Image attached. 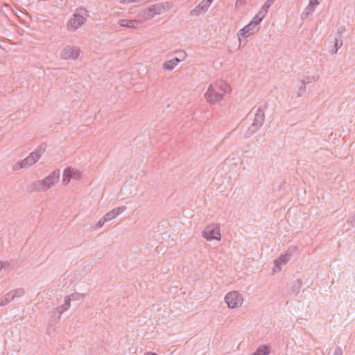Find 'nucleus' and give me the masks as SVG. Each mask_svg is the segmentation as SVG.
<instances>
[{
  "label": "nucleus",
  "instance_id": "1",
  "mask_svg": "<svg viewBox=\"0 0 355 355\" xmlns=\"http://www.w3.org/2000/svg\"><path fill=\"white\" fill-rule=\"evenodd\" d=\"M232 91L230 85L223 80H217L211 83L204 94L207 103L211 105L220 103L224 98L225 94Z\"/></svg>",
  "mask_w": 355,
  "mask_h": 355
},
{
  "label": "nucleus",
  "instance_id": "2",
  "mask_svg": "<svg viewBox=\"0 0 355 355\" xmlns=\"http://www.w3.org/2000/svg\"><path fill=\"white\" fill-rule=\"evenodd\" d=\"M60 172L54 170L42 180L32 182L28 187L30 192H44L57 184L60 180Z\"/></svg>",
  "mask_w": 355,
  "mask_h": 355
},
{
  "label": "nucleus",
  "instance_id": "3",
  "mask_svg": "<svg viewBox=\"0 0 355 355\" xmlns=\"http://www.w3.org/2000/svg\"><path fill=\"white\" fill-rule=\"evenodd\" d=\"M262 20L263 19L256 15L246 26L238 31L237 37L239 39V46L246 44V42H243L242 40V37H249L250 35L257 33L260 30V23Z\"/></svg>",
  "mask_w": 355,
  "mask_h": 355
},
{
  "label": "nucleus",
  "instance_id": "4",
  "mask_svg": "<svg viewBox=\"0 0 355 355\" xmlns=\"http://www.w3.org/2000/svg\"><path fill=\"white\" fill-rule=\"evenodd\" d=\"M45 151V148L43 146H39L33 152H32L28 156L22 160H19L14 164L12 169L15 171H19L21 169H28L33 166L42 156Z\"/></svg>",
  "mask_w": 355,
  "mask_h": 355
},
{
  "label": "nucleus",
  "instance_id": "5",
  "mask_svg": "<svg viewBox=\"0 0 355 355\" xmlns=\"http://www.w3.org/2000/svg\"><path fill=\"white\" fill-rule=\"evenodd\" d=\"M45 151V148L43 146H39L33 152H32L28 156L22 160H19L14 164L12 169L15 171H19L21 169H28L33 166L42 156Z\"/></svg>",
  "mask_w": 355,
  "mask_h": 355
},
{
  "label": "nucleus",
  "instance_id": "6",
  "mask_svg": "<svg viewBox=\"0 0 355 355\" xmlns=\"http://www.w3.org/2000/svg\"><path fill=\"white\" fill-rule=\"evenodd\" d=\"M87 11L84 8L76 10L73 16L67 21V28L69 31H75L82 26L87 20Z\"/></svg>",
  "mask_w": 355,
  "mask_h": 355
},
{
  "label": "nucleus",
  "instance_id": "7",
  "mask_svg": "<svg viewBox=\"0 0 355 355\" xmlns=\"http://www.w3.org/2000/svg\"><path fill=\"white\" fill-rule=\"evenodd\" d=\"M252 114L253 115V121L244 133L245 138H249L257 132L262 126L265 119L264 111L261 107L257 108Z\"/></svg>",
  "mask_w": 355,
  "mask_h": 355
},
{
  "label": "nucleus",
  "instance_id": "8",
  "mask_svg": "<svg viewBox=\"0 0 355 355\" xmlns=\"http://www.w3.org/2000/svg\"><path fill=\"white\" fill-rule=\"evenodd\" d=\"M202 236L207 241H220L221 234L219 225L210 223L206 225L202 232Z\"/></svg>",
  "mask_w": 355,
  "mask_h": 355
},
{
  "label": "nucleus",
  "instance_id": "9",
  "mask_svg": "<svg viewBox=\"0 0 355 355\" xmlns=\"http://www.w3.org/2000/svg\"><path fill=\"white\" fill-rule=\"evenodd\" d=\"M224 300L227 306L233 309L241 307L243 304L244 298L238 291H232L225 295Z\"/></svg>",
  "mask_w": 355,
  "mask_h": 355
},
{
  "label": "nucleus",
  "instance_id": "10",
  "mask_svg": "<svg viewBox=\"0 0 355 355\" xmlns=\"http://www.w3.org/2000/svg\"><path fill=\"white\" fill-rule=\"evenodd\" d=\"M82 178V173L80 170L72 166L64 168L62 173V184L67 186L71 181H78Z\"/></svg>",
  "mask_w": 355,
  "mask_h": 355
},
{
  "label": "nucleus",
  "instance_id": "11",
  "mask_svg": "<svg viewBox=\"0 0 355 355\" xmlns=\"http://www.w3.org/2000/svg\"><path fill=\"white\" fill-rule=\"evenodd\" d=\"M80 54V48L76 46H66L60 53V57L63 60H76Z\"/></svg>",
  "mask_w": 355,
  "mask_h": 355
},
{
  "label": "nucleus",
  "instance_id": "12",
  "mask_svg": "<svg viewBox=\"0 0 355 355\" xmlns=\"http://www.w3.org/2000/svg\"><path fill=\"white\" fill-rule=\"evenodd\" d=\"M293 254V250L291 248L288 251L282 254L277 259L274 261V266L272 268V272L277 273L282 270V266H285L290 261Z\"/></svg>",
  "mask_w": 355,
  "mask_h": 355
},
{
  "label": "nucleus",
  "instance_id": "13",
  "mask_svg": "<svg viewBox=\"0 0 355 355\" xmlns=\"http://www.w3.org/2000/svg\"><path fill=\"white\" fill-rule=\"evenodd\" d=\"M172 3L170 2H162L153 4L149 6V11L151 12L153 17L156 15H159L166 12L172 8Z\"/></svg>",
  "mask_w": 355,
  "mask_h": 355
},
{
  "label": "nucleus",
  "instance_id": "14",
  "mask_svg": "<svg viewBox=\"0 0 355 355\" xmlns=\"http://www.w3.org/2000/svg\"><path fill=\"white\" fill-rule=\"evenodd\" d=\"M211 0H202L194 8H193L189 15L192 17H197L205 14L211 5Z\"/></svg>",
  "mask_w": 355,
  "mask_h": 355
},
{
  "label": "nucleus",
  "instance_id": "15",
  "mask_svg": "<svg viewBox=\"0 0 355 355\" xmlns=\"http://www.w3.org/2000/svg\"><path fill=\"white\" fill-rule=\"evenodd\" d=\"M117 23L121 27L130 29H137L139 25V21H138L137 19H120L118 20Z\"/></svg>",
  "mask_w": 355,
  "mask_h": 355
},
{
  "label": "nucleus",
  "instance_id": "16",
  "mask_svg": "<svg viewBox=\"0 0 355 355\" xmlns=\"http://www.w3.org/2000/svg\"><path fill=\"white\" fill-rule=\"evenodd\" d=\"M126 210V207L124 205L114 208L111 211L107 212L103 216L106 218V220L110 221L112 219L116 218L118 216L121 214Z\"/></svg>",
  "mask_w": 355,
  "mask_h": 355
},
{
  "label": "nucleus",
  "instance_id": "17",
  "mask_svg": "<svg viewBox=\"0 0 355 355\" xmlns=\"http://www.w3.org/2000/svg\"><path fill=\"white\" fill-rule=\"evenodd\" d=\"M275 0H266L263 6L261 7L257 15L261 19H264L267 15L269 8L275 3Z\"/></svg>",
  "mask_w": 355,
  "mask_h": 355
},
{
  "label": "nucleus",
  "instance_id": "18",
  "mask_svg": "<svg viewBox=\"0 0 355 355\" xmlns=\"http://www.w3.org/2000/svg\"><path fill=\"white\" fill-rule=\"evenodd\" d=\"M153 18V16L152 15V13L150 11H149V8H147L146 9H144L141 10L138 15H137V20L139 21V24L145 22L146 21H148Z\"/></svg>",
  "mask_w": 355,
  "mask_h": 355
},
{
  "label": "nucleus",
  "instance_id": "19",
  "mask_svg": "<svg viewBox=\"0 0 355 355\" xmlns=\"http://www.w3.org/2000/svg\"><path fill=\"white\" fill-rule=\"evenodd\" d=\"M178 61L173 58L163 62L162 69L165 71H171L178 66Z\"/></svg>",
  "mask_w": 355,
  "mask_h": 355
},
{
  "label": "nucleus",
  "instance_id": "20",
  "mask_svg": "<svg viewBox=\"0 0 355 355\" xmlns=\"http://www.w3.org/2000/svg\"><path fill=\"white\" fill-rule=\"evenodd\" d=\"M271 352L270 345H261L257 350L250 355H269Z\"/></svg>",
  "mask_w": 355,
  "mask_h": 355
},
{
  "label": "nucleus",
  "instance_id": "21",
  "mask_svg": "<svg viewBox=\"0 0 355 355\" xmlns=\"http://www.w3.org/2000/svg\"><path fill=\"white\" fill-rule=\"evenodd\" d=\"M70 307L71 302L69 301V298L65 296L64 298V304L60 306H58L56 311L60 315H61L64 312L67 311Z\"/></svg>",
  "mask_w": 355,
  "mask_h": 355
},
{
  "label": "nucleus",
  "instance_id": "22",
  "mask_svg": "<svg viewBox=\"0 0 355 355\" xmlns=\"http://www.w3.org/2000/svg\"><path fill=\"white\" fill-rule=\"evenodd\" d=\"M173 54L175 55L174 58L178 63L184 61L187 58V52L183 49H177L173 51Z\"/></svg>",
  "mask_w": 355,
  "mask_h": 355
},
{
  "label": "nucleus",
  "instance_id": "23",
  "mask_svg": "<svg viewBox=\"0 0 355 355\" xmlns=\"http://www.w3.org/2000/svg\"><path fill=\"white\" fill-rule=\"evenodd\" d=\"M334 40V46L331 50H329L331 54H336L338 49H340L343 46V40L341 36L335 38Z\"/></svg>",
  "mask_w": 355,
  "mask_h": 355
},
{
  "label": "nucleus",
  "instance_id": "24",
  "mask_svg": "<svg viewBox=\"0 0 355 355\" xmlns=\"http://www.w3.org/2000/svg\"><path fill=\"white\" fill-rule=\"evenodd\" d=\"M13 300H15V299H14L11 292L9 291L8 293L5 294L0 298L1 304L6 306V304H8L10 302H12Z\"/></svg>",
  "mask_w": 355,
  "mask_h": 355
},
{
  "label": "nucleus",
  "instance_id": "25",
  "mask_svg": "<svg viewBox=\"0 0 355 355\" xmlns=\"http://www.w3.org/2000/svg\"><path fill=\"white\" fill-rule=\"evenodd\" d=\"M314 10L315 9L313 8L309 7V6L307 5L306 7L304 8V11L302 12V19H307L309 16L311 15L314 12Z\"/></svg>",
  "mask_w": 355,
  "mask_h": 355
},
{
  "label": "nucleus",
  "instance_id": "26",
  "mask_svg": "<svg viewBox=\"0 0 355 355\" xmlns=\"http://www.w3.org/2000/svg\"><path fill=\"white\" fill-rule=\"evenodd\" d=\"M66 297H68L69 298V301H78L81 300L85 297V294L80 293H73L71 295H66Z\"/></svg>",
  "mask_w": 355,
  "mask_h": 355
},
{
  "label": "nucleus",
  "instance_id": "27",
  "mask_svg": "<svg viewBox=\"0 0 355 355\" xmlns=\"http://www.w3.org/2000/svg\"><path fill=\"white\" fill-rule=\"evenodd\" d=\"M14 299L21 297L25 295V290L22 288H18L10 291Z\"/></svg>",
  "mask_w": 355,
  "mask_h": 355
},
{
  "label": "nucleus",
  "instance_id": "28",
  "mask_svg": "<svg viewBox=\"0 0 355 355\" xmlns=\"http://www.w3.org/2000/svg\"><path fill=\"white\" fill-rule=\"evenodd\" d=\"M107 222L106 220V218H104V216H103L102 218H100V220L98 221V223H96V225H95V227L94 229L95 230H98L99 228H101L104 225L105 223Z\"/></svg>",
  "mask_w": 355,
  "mask_h": 355
},
{
  "label": "nucleus",
  "instance_id": "29",
  "mask_svg": "<svg viewBox=\"0 0 355 355\" xmlns=\"http://www.w3.org/2000/svg\"><path fill=\"white\" fill-rule=\"evenodd\" d=\"M306 83L305 81L302 82L301 85L299 88V96H300L306 91Z\"/></svg>",
  "mask_w": 355,
  "mask_h": 355
},
{
  "label": "nucleus",
  "instance_id": "30",
  "mask_svg": "<svg viewBox=\"0 0 355 355\" xmlns=\"http://www.w3.org/2000/svg\"><path fill=\"white\" fill-rule=\"evenodd\" d=\"M246 0H236V6L240 7L245 5Z\"/></svg>",
  "mask_w": 355,
  "mask_h": 355
},
{
  "label": "nucleus",
  "instance_id": "31",
  "mask_svg": "<svg viewBox=\"0 0 355 355\" xmlns=\"http://www.w3.org/2000/svg\"><path fill=\"white\" fill-rule=\"evenodd\" d=\"M334 355H343V350L341 347H337L334 351Z\"/></svg>",
  "mask_w": 355,
  "mask_h": 355
},
{
  "label": "nucleus",
  "instance_id": "32",
  "mask_svg": "<svg viewBox=\"0 0 355 355\" xmlns=\"http://www.w3.org/2000/svg\"><path fill=\"white\" fill-rule=\"evenodd\" d=\"M348 223H349L352 225H355V214L351 216L348 218Z\"/></svg>",
  "mask_w": 355,
  "mask_h": 355
},
{
  "label": "nucleus",
  "instance_id": "33",
  "mask_svg": "<svg viewBox=\"0 0 355 355\" xmlns=\"http://www.w3.org/2000/svg\"><path fill=\"white\" fill-rule=\"evenodd\" d=\"M139 0H121V3H135L138 2Z\"/></svg>",
  "mask_w": 355,
  "mask_h": 355
},
{
  "label": "nucleus",
  "instance_id": "34",
  "mask_svg": "<svg viewBox=\"0 0 355 355\" xmlns=\"http://www.w3.org/2000/svg\"><path fill=\"white\" fill-rule=\"evenodd\" d=\"M8 265V263L7 261H2L0 263V271L5 268Z\"/></svg>",
  "mask_w": 355,
  "mask_h": 355
},
{
  "label": "nucleus",
  "instance_id": "35",
  "mask_svg": "<svg viewBox=\"0 0 355 355\" xmlns=\"http://www.w3.org/2000/svg\"><path fill=\"white\" fill-rule=\"evenodd\" d=\"M211 3H212L214 0H211Z\"/></svg>",
  "mask_w": 355,
  "mask_h": 355
}]
</instances>
